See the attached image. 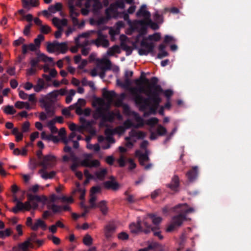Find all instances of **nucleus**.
<instances>
[{
    "instance_id": "obj_23",
    "label": "nucleus",
    "mask_w": 251,
    "mask_h": 251,
    "mask_svg": "<svg viewBox=\"0 0 251 251\" xmlns=\"http://www.w3.org/2000/svg\"><path fill=\"white\" fill-rule=\"evenodd\" d=\"M22 5L24 8L28 9L29 6L36 7L39 5V0H22Z\"/></svg>"
},
{
    "instance_id": "obj_55",
    "label": "nucleus",
    "mask_w": 251,
    "mask_h": 251,
    "mask_svg": "<svg viewBox=\"0 0 251 251\" xmlns=\"http://www.w3.org/2000/svg\"><path fill=\"white\" fill-rule=\"evenodd\" d=\"M44 36L42 34H39L37 38H35L34 40V43L36 46L38 47H39L41 41L44 40Z\"/></svg>"
},
{
    "instance_id": "obj_53",
    "label": "nucleus",
    "mask_w": 251,
    "mask_h": 251,
    "mask_svg": "<svg viewBox=\"0 0 251 251\" xmlns=\"http://www.w3.org/2000/svg\"><path fill=\"white\" fill-rule=\"evenodd\" d=\"M92 241L93 239L89 235H86L85 236L83 240V243L87 246H90L92 245Z\"/></svg>"
},
{
    "instance_id": "obj_14",
    "label": "nucleus",
    "mask_w": 251,
    "mask_h": 251,
    "mask_svg": "<svg viewBox=\"0 0 251 251\" xmlns=\"http://www.w3.org/2000/svg\"><path fill=\"white\" fill-rule=\"evenodd\" d=\"M87 157L82 160L80 165L85 167H97L100 166V162L98 160H93L91 161L88 157H90V155L87 154Z\"/></svg>"
},
{
    "instance_id": "obj_4",
    "label": "nucleus",
    "mask_w": 251,
    "mask_h": 251,
    "mask_svg": "<svg viewBox=\"0 0 251 251\" xmlns=\"http://www.w3.org/2000/svg\"><path fill=\"white\" fill-rule=\"evenodd\" d=\"M93 118L97 120L100 119L99 126L100 127L107 126L106 122H112L114 117L112 112H106L102 107H97L93 113Z\"/></svg>"
},
{
    "instance_id": "obj_35",
    "label": "nucleus",
    "mask_w": 251,
    "mask_h": 251,
    "mask_svg": "<svg viewBox=\"0 0 251 251\" xmlns=\"http://www.w3.org/2000/svg\"><path fill=\"white\" fill-rule=\"evenodd\" d=\"M57 41L55 40L52 43L48 42L47 46V50L49 53H53L56 50Z\"/></svg>"
},
{
    "instance_id": "obj_44",
    "label": "nucleus",
    "mask_w": 251,
    "mask_h": 251,
    "mask_svg": "<svg viewBox=\"0 0 251 251\" xmlns=\"http://www.w3.org/2000/svg\"><path fill=\"white\" fill-rule=\"evenodd\" d=\"M3 112L6 114L13 115L16 113V110L13 106L8 105L4 108Z\"/></svg>"
},
{
    "instance_id": "obj_52",
    "label": "nucleus",
    "mask_w": 251,
    "mask_h": 251,
    "mask_svg": "<svg viewBox=\"0 0 251 251\" xmlns=\"http://www.w3.org/2000/svg\"><path fill=\"white\" fill-rule=\"evenodd\" d=\"M22 210H25L26 211H29L30 209L32 208V205L31 204V201L28 200L25 201V203L23 202V205H20Z\"/></svg>"
},
{
    "instance_id": "obj_5",
    "label": "nucleus",
    "mask_w": 251,
    "mask_h": 251,
    "mask_svg": "<svg viewBox=\"0 0 251 251\" xmlns=\"http://www.w3.org/2000/svg\"><path fill=\"white\" fill-rule=\"evenodd\" d=\"M177 215L174 216L172 218L171 224L168 226L166 231L171 232L174 231L176 228L181 226L184 221L187 220V217L185 214L181 213H178Z\"/></svg>"
},
{
    "instance_id": "obj_26",
    "label": "nucleus",
    "mask_w": 251,
    "mask_h": 251,
    "mask_svg": "<svg viewBox=\"0 0 251 251\" xmlns=\"http://www.w3.org/2000/svg\"><path fill=\"white\" fill-rule=\"evenodd\" d=\"M27 197L28 200L31 201H35V202H41V201H47L46 197L43 196V197H41L37 195H33L31 194H27Z\"/></svg>"
},
{
    "instance_id": "obj_30",
    "label": "nucleus",
    "mask_w": 251,
    "mask_h": 251,
    "mask_svg": "<svg viewBox=\"0 0 251 251\" xmlns=\"http://www.w3.org/2000/svg\"><path fill=\"white\" fill-rule=\"evenodd\" d=\"M62 4L60 2H57L54 5H50L48 8V11L51 13H55L61 10Z\"/></svg>"
},
{
    "instance_id": "obj_15",
    "label": "nucleus",
    "mask_w": 251,
    "mask_h": 251,
    "mask_svg": "<svg viewBox=\"0 0 251 251\" xmlns=\"http://www.w3.org/2000/svg\"><path fill=\"white\" fill-rule=\"evenodd\" d=\"M122 36H123V35H122ZM123 36L125 38H127L126 36L125 35H123ZM121 43H120V47L123 50L126 51V56L131 55L133 49L137 48L136 45L135 43H133V48L128 46L125 42V41L122 39V36H121Z\"/></svg>"
},
{
    "instance_id": "obj_63",
    "label": "nucleus",
    "mask_w": 251,
    "mask_h": 251,
    "mask_svg": "<svg viewBox=\"0 0 251 251\" xmlns=\"http://www.w3.org/2000/svg\"><path fill=\"white\" fill-rule=\"evenodd\" d=\"M117 8L124 9L125 7V2L124 0H118L115 2Z\"/></svg>"
},
{
    "instance_id": "obj_36",
    "label": "nucleus",
    "mask_w": 251,
    "mask_h": 251,
    "mask_svg": "<svg viewBox=\"0 0 251 251\" xmlns=\"http://www.w3.org/2000/svg\"><path fill=\"white\" fill-rule=\"evenodd\" d=\"M80 123L81 124L82 127H83L86 130L89 127L91 126L93 124L92 121L86 120L84 118L80 117L79 119Z\"/></svg>"
},
{
    "instance_id": "obj_43",
    "label": "nucleus",
    "mask_w": 251,
    "mask_h": 251,
    "mask_svg": "<svg viewBox=\"0 0 251 251\" xmlns=\"http://www.w3.org/2000/svg\"><path fill=\"white\" fill-rule=\"evenodd\" d=\"M149 217L151 219L153 224L155 226H158L161 223L162 219L160 217H156L154 214H150L149 215Z\"/></svg>"
},
{
    "instance_id": "obj_61",
    "label": "nucleus",
    "mask_w": 251,
    "mask_h": 251,
    "mask_svg": "<svg viewBox=\"0 0 251 251\" xmlns=\"http://www.w3.org/2000/svg\"><path fill=\"white\" fill-rule=\"evenodd\" d=\"M154 19L155 21L159 23L163 22V17L161 15L159 14L158 12H155L153 15Z\"/></svg>"
},
{
    "instance_id": "obj_7",
    "label": "nucleus",
    "mask_w": 251,
    "mask_h": 251,
    "mask_svg": "<svg viewBox=\"0 0 251 251\" xmlns=\"http://www.w3.org/2000/svg\"><path fill=\"white\" fill-rule=\"evenodd\" d=\"M149 99L150 105L147 107V108H149V110L144 112V117H148L151 114H156L157 109L161 101L159 96H149Z\"/></svg>"
},
{
    "instance_id": "obj_9",
    "label": "nucleus",
    "mask_w": 251,
    "mask_h": 251,
    "mask_svg": "<svg viewBox=\"0 0 251 251\" xmlns=\"http://www.w3.org/2000/svg\"><path fill=\"white\" fill-rule=\"evenodd\" d=\"M140 45L143 48L138 49V53L140 55H147L149 53L154 52L155 46L153 43H149L143 39L141 42Z\"/></svg>"
},
{
    "instance_id": "obj_49",
    "label": "nucleus",
    "mask_w": 251,
    "mask_h": 251,
    "mask_svg": "<svg viewBox=\"0 0 251 251\" xmlns=\"http://www.w3.org/2000/svg\"><path fill=\"white\" fill-rule=\"evenodd\" d=\"M39 58L40 59L45 62H52L53 61V58L50 57H48L44 53H41L39 55Z\"/></svg>"
},
{
    "instance_id": "obj_62",
    "label": "nucleus",
    "mask_w": 251,
    "mask_h": 251,
    "mask_svg": "<svg viewBox=\"0 0 251 251\" xmlns=\"http://www.w3.org/2000/svg\"><path fill=\"white\" fill-rule=\"evenodd\" d=\"M32 26V24L31 23L25 26L24 31H23V33L25 35L27 36L29 35L30 30V28Z\"/></svg>"
},
{
    "instance_id": "obj_58",
    "label": "nucleus",
    "mask_w": 251,
    "mask_h": 251,
    "mask_svg": "<svg viewBox=\"0 0 251 251\" xmlns=\"http://www.w3.org/2000/svg\"><path fill=\"white\" fill-rule=\"evenodd\" d=\"M79 13L75 11L74 6H70V17H77L79 15Z\"/></svg>"
},
{
    "instance_id": "obj_3",
    "label": "nucleus",
    "mask_w": 251,
    "mask_h": 251,
    "mask_svg": "<svg viewBox=\"0 0 251 251\" xmlns=\"http://www.w3.org/2000/svg\"><path fill=\"white\" fill-rule=\"evenodd\" d=\"M57 92L56 90H54L48 93L45 98L39 100L41 107L45 109L49 117H52L55 114V107L54 103V100L58 96Z\"/></svg>"
},
{
    "instance_id": "obj_45",
    "label": "nucleus",
    "mask_w": 251,
    "mask_h": 251,
    "mask_svg": "<svg viewBox=\"0 0 251 251\" xmlns=\"http://www.w3.org/2000/svg\"><path fill=\"white\" fill-rule=\"evenodd\" d=\"M188 207V205L187 204V206L184 205L182 206L181 207L178 208V211H177V213H181L183 214H185V217H186L187 214L188 213L192 212L194 211V209L192 207H190L189 208L184 209L183 208V207Z\"/></svg>"
},
{
    "instance_id": "obj_27",
    "label": "nucleus",
    "mask_w": 251,
    "mask_h": 251,
    "mask_svg": "<svg viewBox=\"0 0 251 251\" xmlns=\"http://www.w3.org/2000/svg\"><path fill=\"white\" fill-rule=\"evenodd\" d=\"M118 105L122 106L123 109V112L124 114L127 116L132 115V112L130 110L129 106L126 103L123 102L122 100H118Z\"/></svg>"
},
{
    "instance_id": "obj_8",
    "label": "nucleus",
    "mask_w": 251,
    "mask_h": 251,
    "mask_svg": "<svg viewBox=\"0 0 251 251\" xmlns=\"http://www.w3.org/2000/svg\"><path fill=\"white\" fill-rule=\"evenodd\" d=\"M132 115L134 117L135 121L138 123L136 125L133 124L129 119L125 121L123 124V126L125 127V129H129L131 127L135 128H139L143 127L144 125L143 119L140 116L139 114L136 112H132Z\"/></svg>"
},
{
    "instance_id": "obj_56",
    "label": "nucleus",
    "mask_w": 251,
    "mask_h": 251,
    "mask_svg": "<svg viewBox=\"0 0 251 251\" xmlns=\"http://www.w3.org/2000/svg\"><path fill=\"white\" fill-rule=\"evenodd\" d=\"M90 196H91V198L89 200V202L90 203V205L89 207L91 208H93L97 207V205H96V204L95 203V201L97 199V197L96 196L93 195L91 194H90Z\"/></svg>"
},
{
    "instance_id": "obj_25",
    "label": "nucleus",
    "mask_w": 251,
    "mask_h": 251,
    "mask_svg": "<svg viewBox=\"0 0 251 251\" xmlns=\"http://www.w3.org/2000/svg\"><path fill=\"white\" fill-rule=\"evenodd\" d=\"M39 227H41L44 230L47 229V225L40 219L37 220L36 222L31 226V229L34 231H36Z\"/></svg>"
},
{
    "instance_id": "obj_41",
    "label": "nucleus",
    "mask_w": 251,
    "mask_h": 251,
    "mask_svg": "<svg viewBox=\"0 0 251 251\" xmlns=\"http://www.w3.org/2000/svg\"><path fill=\"white\" fill-rule=\"evenodd\" d=\"M149 245H153L150 250H153V251H165L164 248L157 242H152Z\"/></svg>"
},
{
    "instance_id": "obj_57",
    "label": "nucleus",
    "mask_w": 251,
    "mask_h": 251,
    "mask_svg": "<svg viewBox=\"0 0 251 251\" xmlns=\"http://www.w3.org/2000/svg\"><path fill=\"white\" fill-rule=\"evenodd\" d=\"M20 205H23V202L21 201H18L16 206L12 208V212L14 213H17L19 211L23 210Z\"/></svg>"
},
{
    "instance_id": "obj_39",
    "label": "nucleus",
    "mask_w": 251,
    "mask_h": 251,
    "mask_svg": "<svg viewBox=\"0 0 251 251\" xmlns=\"http://www.w3.org/2000/svg\"><path fill=\"white\" fill-rule=\"evenodd\" d=\"M124 195L126 197V200L129 203H134L137 200L135 198V197L133 195H130L128 190L126 191Z\"/></svg>"
},
{
    "instance_id": "obj_13",
    "label": "nucleus",
    "mask_w": 251,
    "mask_h": 251,
    "mask_svg": "<svg viewBox=\"0 0 251 251\" xmlns=\"http://www.w3.org/2000/svg\"><path fill=\"white\" fill-rule=\"evenodd\" d=\"M166 186L173 191H178L180 186V180L178 176L174 175L172 178L171 182L167 184Z\"/></svg>"
},
{
    "instance_id": "obj_22",
    "label": "nucleus",
    "mask_w": 251,
    "mask_h": 251,
    "mask_svg": "<svg viewBox=\"0 0 251 251\" xmlns=\"http://www.w3.org/2000/svg\"><path fill=\"white\" fill-rule=\"evenodd\" d=\"M98 67L101 70L107 71L111 69V62L109 59L101 60L98 64Z\"/></svg>"
},
{
    "instance_id": "obj_33",
    "label": "nucleus",
    "mask_w": 251,
    "mask_h": 251,
    "mask_svg": "<svg viewBox=\"0 0 251 251\" xmlns=\"http://www.w3.org/2000/svg\"><path fill=\"white\" fill-rule=\"evenodd\" d=\"M115 53H121L120 47L117 45H115L110 48L107 51V54L109 56H113Z\"/></svg>"
},
{
    "instance_id": "obj_37",
    "label": "nucleus",
    "mask_w": 251,
    "mask_h": 251,
    "mask_svg": "<svg viewBox=\"0 0 251 251\" xmlns=\"http://www.w3.org/2000/svg\"><path fill=\"white\" fill-rule=\"evenodd\" d=\"M128 73H129L130 76H132L133 75V73L132 71H126L125 74V80L124 84H120V85H122L123 86H129L131 85V81L128 78Z\"/></svg>"
},
{
    "instance_id": "obj_28",
    "label": "nucleus",
    "mask_w": 251,
    "mask_h": 251,
    "mask_svg": "<svg viewBox=\"0 0 251 251\" xmlns=\"http://www.w3.org/2000/svg\"><path fill=\"white\" fill-rule=\"evenodd\" d=\"M137 25L141 26L140 28V32L142 34H145L147 32V26H148L147 20H139L136 22Z\"/></svg>"
},
{
    "instance_id": "obj_11",
    "label": "nucleus",
    "mask_w": 251,
    "mask_h": 251,
    "mask_svg": "<svg viewBox=\"0 0 251 251\" xmlns=\"http://www.w3.org/2000/svg\"><path fill=\"white\" fill-rule=\"evenodd\" d=\"M143 224L145 226V230H144L145 233L148 234L151 231H152L154 236H157L160 240L163 238V236L160 234L161 231L158 226H152L147 222H144Z\"/></svg>"
},
{
    "instance_id": "obj_31",
    "label": "nucleus",
    "mask_w": 251,
    "mask_h": 251,
    "mask_svg": "<svg viewBox=\"0 0 251 251\" xmlns=\"http://www.w3.org/2000/svg\"><path fill=\"white\" fill-rule=\"evenodd\" d=\"M47 208L51 210L53 214H57L61 212V205H58L55 204H48L47 205Z\"/></svg>"
},
{
    "instance_id": "obj_19",
    "label": "nucleus",
    "mask_w": 251,
    "mask_h": 251,
    "mask_svg": "<svg viewBox=\"0 0 251 251\" xmlns=\"http://www.w3.org/2000/svg\"><path fill=\"white\" fill-rule=\"evenodd\" d=\"M116 226L113 223H109L105 226V236L106 238L111 237L112 235L115 232Z\"/></svg>"
},
{
    "instance_id": "obj_59",
    "label": "nucleus",
    "mask_w": 251,
    "mask_h": 251,
    "mask_svg": "<svg viewBox=\"0 0 251 251\" xmlns=\"http://www.w3.org/2000/svg\"><path fill=\"white\" fill-rule=\"evenodd\" d=\"M161 193V190L158 189L153 191L151 194V197L152 200L156 199Z\"/></svg>"
},
{
    "instance_id": "obj_10",
    "label": "nucleus",
    "mask_w": 251,
    "mask_h": 251,
    "mask_svg": "<svg viewBox=\"0 0 251 251\" xmlns=\"http://www.w3.org/2000/svg\"><path fill=\"white\" fill-rule=\"evenodd\" d=\"M97 38L93 41V43L97 46H102L104 48H107L109 46V41L106 39L107 35H103L101 30L97 32Z\"/></svg>"
},
{
    "instance_id": "obj_47",
    "label": "nucleus",
    "mask_w": 251,
    "mask_h": 251,
    "mask_svg": "<svg viewBox=\"0 0 251 251\" xmlns=\"http://www.w3.org/2000/svg\"><path fill=\"white\" fill-rule=\"evenodd\" d=\"M85 103H86V101H85V100H84L83 99H78L77 102L74 103L73 105H70L69 108L71 109H74V106H79L81 107L82 106L85 105Z\"/></svg>"
},
{
    "instance_id": "obj_51",
    "label": "nucleus",
    "mask_w": 251,
    "mask_h": 251,
    "mask_svg": "<svg viewBox=\"0 0 251 251\" xmlns=\"http://www.w3.org/2000/svg\"><path fill=\"white\" fill-rule=\"evenodd\" d=\"M160 38L161 36L159 33H155L148 36V39L151 41H158Z\"/></svg>"
},
{
    "instance_id": "obj_21",
    "label": "nucleus",
    "mask_w": 251,
    "mask_h": 251,
    "mask_svg": "<svg viewBox=\"0 0 251 251\" xmlns=\"http://www.w3.org/2000/svg\"><path fill=\"white\" fill-rule=\"evenodd\" d=\"M104 187L107 189H112L114 191L117 190L120 187L119 184L113 180L106 181L103 183Z\"/></svg>"
},
{
    "instance_id": "obj_54",
    "label": "nucleus",
    "mask_w": 251,
    "mask_h": 251,
    "mask_svg": "<svg viewBox=\"0 0 251 251\" xmlns=\"http://www.w3.org/2000/svg\"><path fill=\"white\" fill-rule=\"evenodd\" d=\"M158 122V119L157 118L153 117L147 120L146 124L151 126H153L157 124Z\"/></svg>"
},
{
    "instance_id": "obj_20",
    "label": "nucleus",
    "mask_w": 251,
    "mask_h": 251,
    "mask_svg": "<svg viewBox=\"0 0 251 251\" xmlns=\"http://www.w3.org/2000/svg\"><path fill=\"white\" fill-rule=\"evenodd\" d=\"M146 5H142L139 10L136 13V16L137 17L143 16L145 18L144 20H147L148 19L151 17V14L149 11L146 10Z\"/></svg>"
},
{
    "instance_id": "obj_2",
    "label": "nucleus",
    "mask_w": 251,
    "mask_h": 251,
    "mask_svg": "<svg viewBox=\"0 0 251 251\" xmlns=\"http://www.w3.org/2000/svg\"><path fill=\"white\" fill-rule=\"evenodd\" d=\"M56 157L52 155L48 154L45 155L43 160L39 163V165L42 167V168L39 171L40 174H42L41 176L43 178L47 179L53 178L56 173L54 171H51L50 173L46 172L48 169L52 168L56 163Z\"/></svg>"
},
{
    "instance_id": "obj_18",
    "label": "nucleus",
    "mask_w": 251,
    "mask_h": 251,
    "mask_svg": "<svg viewBox=\"0 0 251 251\" xmlns=\"http://www.w3.org/2000/svg\"><path fill=\"white\" fill-rule=\"evenodd\" d=\"M117 7L115 3L110 4L109 6L106 9L105 13L107 19H110L111 18V13L113 15H117L118 14Z\"/></svg>"
},
{
    "instance_id": "obj_6",
    "label": "nucleus",
    "mask_w": 251,
    "mask_h": 251,
    "mask_svg": "<svg viewBox=\"0 0 251 251\" xmlns=\"http://www.w3.org/2000/svg\"><path fill=\"white\" fill-rule=\"evenodd\" d=\"M158 81V79L156 77H152L151 78V83L148 85V94L149 96H159L160 94L163 92L161 86L157 84Z\"/></svg>"
},
{
    "instance_id": "obj_46",
    "label": "nucleus",
    "mask_w": 251,
    "mask_h": 251,
    "mask_svg": "<svg viewBox=\"0 0 251 251\" xmlns=\"http://www.w3.org/2000/svg\"><path fill=\"white\" fill-rule=\"evenodd\" d=\"M156 133L158 135L163 136L167 133V129L161 125H158L156 129Z\"/></svg>"
},
{
    "instance_id": "obj_48",
    "label": "nucleus",
    "mask_w": 251,
    "mask_h": 251,
    "mask_svg": "<svg viewBox=\"0 0 251 251\" xmlns=\"http://www.w3.org/2000/svg\"><path fill=\"white\" fill-rule=\"evenodd\" d=\"M148 26L153 30H157L159 28V26L157 23L153 22L150 18L147 20Z\"/></svg>"
},
{
    "instance_id": "obj_29",
    "label": "nucleus",
    "mask_w": 251,
    "mask_h": 251,
    "mask_svg": "<svg viewBox=\"0 0 251 251\" xmlns=\"http://www.w3.org/2000/svg\"><path fill=\"white\" fill-rule=\"evenodd\" d=\"M57 47L56 51H59L62 53H65L68 50V44L67 42L59 43L57 41Z\"/></svg>"
},
{
    "instance_id": "obj_24",
    "label": "nucleus",
    "mask_w": 251,
    "mask_h": 251,
    "mask_svg": "<svg viewBox=\"0 0 251 251\" xmlns=\"http://www.w3.org/2000/svg\"><path fill=\"white\" fill-rule=\"evenodd\" d=\"M185 205L187 206V203H183V204H178L176 205V206L173 207H170L168 206H165L162 209V212L164 214H166L168 213L169 212H175L177 213V211H178V208L181 207L182 206Z\"/></svg>"
},
{
    "instance_id": "obj_34",
    "label": "nucleus",
    "mask_w": 251,
    "mask_h": 251,
    "mask_svg": "<svg viewBox=\"0 0 251 251\" xmlns=\"http://www.w3.org/2000/svg\"><path fill=\"white\" fill-rule=\"evenodd\" d=\"M44 85L45 82L44 80L41 78H39L37 81V84L33 86L34 90L36 92H40L44 89Z\"/></svg>"
},
{
    "instance_id": "obj_16",
    "label": "nucleus",
    "mask_w": 251,
    "mask_h": 251,
    "mask_svg": "<svg viewBox=\"0 0 251 251\" xmlns=\"http://www.w3.org/2000/svg\"><path fill=\"white\" fill-rule=\"evenodd\" d=\"M186 176L190 182L195 181L198 176V167L194 166L186 174Z\"/></svg>"
},
{
    "instance_id": "obj_17",
    "label": "nucleus",
    "mask_w": 251,
    "mask_h": 251,
    "mask_svg": "<svg viewBox=\"0 0 251 251\" xmlns=\"http://www.w3.org/2000/svg\"><path fill=\"white\" fill-rule=\"evenodd\" d=\"M135 155L139 157V163L141 166H144L145 162L150 160L147 151L145 153H143L140 150H137L135 151Z\"/></svg>"
},
{
    "instance_id": "obj_64",
    "label": "nucleus",
    "mask_w": 251,
    "mask_h": 251,
    "mask_svg": "<svg viewBox=\"0 0 251 251\" xmlns=\"http://www.w3.org/2000/svg\"><path fill=\"white\" fill-rule=\"evenodd\" d=\"M118 237L120 240H125L128 239L129 236L126 232H122L118 234Z\"/></svg>"
},
{
    "instance_id": "obj_32",
    "label": "nucleus",
    "mask_w": 251,
    "mask_h": 251,
    "mask_svg": "<svg viewBox=\"0 0 251 251\" xmlns=\"http://www.w3.org/2000/svg\"><path fill=\"white\" fill-rule=\"evenodd\" d=\"M97 207H99L100 209V210L103 215H105L107 214L108 212V207L106 205L105 201H102L99 202L98 203Z\"/></svg>"
},
{
    "instance_id": "obj_60",
    "label": "nucleus",
    "mask_w": 251,
    "mask_h": 251,
    "mask_svg": "<svg viewBox=\"0 0 251 251\" xmlns=\"http://www.w3.org/2000/svg\"><path fill=\"white\" fill-rule=\"evenodd\" d=\"M115 133L119 134H122L126 131L125 127L123 126H120L114 129Z\"/></svg>"
},
{
    "instance_id": "obj_38",
    "label": "nucleus",
    "mask_w": 251,
    "mask_h": 251,
    "mask_svg": "<svg viewBox=\"0 0 251 251\" xmlns=\"http://www.w3.org/2000/svg\"><path fill=\"white\" fill-rule=\"evenodd\" d=\"M104 97L109 101H112L113 99L116 97V93L114 91H106L103 93Z\"/></svg>"
},
{
    "instance_id": "obj_50",
    "label": "nucleus",
    "mask_w": 251,
    "mask_h": 251,
    "mask_svg": "<svg viewBox=\"0 0 251 251\" xmlns=\"http://www.w3.org/2000/svg\"><path fill=\"white\" fill-rule=\"evenodd\" d=\"M11 231L10 228H7L5 230H0V238L3 239L6 236L10 235Z\"/></svg>"
},
{
    "instance_id": "obj_42",
    "label": "nucleus",
    "mask_w": 251,
    "mask_h": 251,
    "mask_svg": "<svg viewBox=\"0 0 251 251\" xmlns=\"http://www.w3.org/2000/svg\"><path fill=\"white\" fill-rule=\"evenodd\" d=\"M28 247H30L31 248H34L33 244L29 243V241L26 240L19 245V248L23 251H26Z\"/></svg>"
},
{
    "instance_id": "obj_1",
    "label": "nucleus",
    "mask_w": 251,
    "mask_h": 251,
    "mask_svg": "<svg viewBox=\"0 0 251 251\" xmlns=\"http://www.w3.org/2000/svg\"><path fill=\"white\" fill-rule=\"evenodd\" d=\"M144 74L142 73V75ZM144 81L149 83V79L141 75L140 79L135 80L136 84L139 86V87H133L131 89V93L134 97V101L136 104L139 106V109L141 111H145L147 107L150 105L149 95L148 94L149 89L146 90L142 86Z\"/></svg>"
},
{
    "instance_id": "obj_40",
    "label": "nucleus",
    "mask_w": 251,
    "mask_h": 251,
    "mask_svg": "<svg viewBox=\"0 0 251 251\" xmlns=\"http://www.w3.org/2000/svg\"><path fill=\"white\" fill-rule=\"evenodd\" d=\"M107 171L106 169H102L100 171L96 172L95 175L97 178L100 180H103L107 174Z\"/></svg>"
},
{
    "instance_id": "obj_12",
    "label": "nucleus",
    "mask_w": 251,
    "mask_h": 251,
    "mask_svg": "<svg viewBox=\"0 0 251 251\" xmlns=\"http://www.w3.org/2000/svg\"><path fill=\"white\" fill-rule=\"evenodd\" d=\"M144 222L146 221H143L142 222L140 219H138L136 223H131L129 225V229L131 232L134 234H138L141 232H144V230H145V228H143V227H145L143 224Z\"/></svg>"
}]
</instances>
